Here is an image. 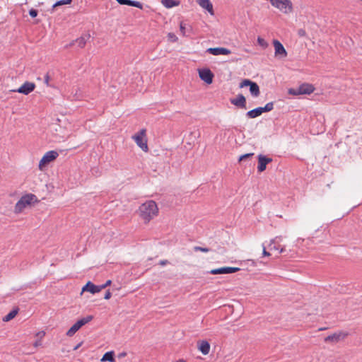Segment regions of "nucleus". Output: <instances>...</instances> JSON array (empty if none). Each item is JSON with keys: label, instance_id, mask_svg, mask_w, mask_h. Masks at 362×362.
<instances>
[{"label": "nucleus", "instance_id": "nucleus-12", "mask_svg": "<svg viewBox=\"0 0 362 362\" xmlns=\"http://www.w3.org/2000/svg\"><path fill=\"white\" fill-rule=\"evenodd\" d=\"M240 269L239 267H223L217 269H213L209 271L211 274H232L240 271Z\"/></svg>", "mask_w": 362, "mask_h": 362}, {"label": "nucleus", "instance_id": "nucleus-2", "mask_svg": "<svg viewBox=\"0 0 362 362\" xmlns=\"http://www.w3.org/2000/svg\"><path fill=\"white\" fill-rule=\"evenodd\" d=\"M37 202V197L33 194H27L25 195H23L16 202L14 206V213L16 214H21L25 209H26L28 206H30L33 203Z\"/></svg>", "mask_w": 362, "mask_h": 362}, {"label": "nucleus", "instance_id": "nucleus-18", "mask_svg": "<svg viewBox=\"0 0 362 362\" xmlns=\"http://www.w3.org/2000/svg\"><path fill=\"white\" fill-rule=\"evenodd\" d=\"M88 291L92 294H95L96 293L100 292V288L99 286H96L93 284L91 281H88L87 284L82 288L81 295L83 293Z\"/></svg>", "mask_w": 362, "mask_h": 362}, {"label": "nucleus", "instance_id": "nucleus-7", "mask_svg": "<svg viewBox=\"0 0 362 362\" xmlns=\"http://www.w3.org/2000/svg\"><path fill=\"white\" fill-rule=\"evenodd\" d=\"M315 90V88L312 84L303 83L296 88H291L288 93L293 95H310Z\"/></svg>", "mask_w": 362, "mask_h": 362}, {"label": "nucleus", "instance_id": "nucleus-16", "mask_svg": "<svg viewBox=\"0 0 362 362\" xmlns=\"http://www.w3.org/2000/svg\"><path fill=\"white\" fill-rule=\"evenodd\" d=\"M198 5L209 12L211 16L214 15V10L211 0H197Z\"/></svg>", "mask_w": 362, "mask_h": 362}, {"label": "nucleus", "instance_id": "nucleus-14", "mask_svg": "<svg viewBox=\"0 0 362 362\" xmlns=\"http://www.w3.org/2000/svg\"><path fill=\"white\" fill-rule=\"evenodd\" d=\"M282 237H276L274 239H273V252H276L277 255H275V257H278V255L284 253L286 252L285 250V245L280 244V243L282 241Z\"/></svg>", "mask_w": 362, "mask_h": 362}, {"label": "nucleus", "instance_id": "nucleus-43", "mask_svg": "<svg viewBox=\"0 0 362 362\" xmlns=\"http://www.w3.org/2000/svg\"><path fill=\"white\" fill-rule=\"evenodd\" d=\"M81 344H78L75 348H74V350H76L79 348V346H81Z\"/></svg>", "mask_w": 362, "mask_h": 362}, {"label": "nucleus", "instance_id": "nucleus-21", "mask_svg": "<svg viewBox=\"0 0 362 362\" xmlns=\"http://www.w3.org/2000/svg\"><path fill=\"white\" fill-rule=\"evenodd\" d=\"M231 103L237 107H240L243 109H246V99L245 96L242 94H239L237 95L235 98H233L230 100Z\"/></svg>", "mask_w": 362, "mask_h": 362}, {"label": "nucleus", "instance_id": "nucleus-36", "mask_svg": "<svg viewBox=\"0 0 362 362\" xmlns=\"http://www.w3.org/2000/svg\"><path fill=\"white\" fill-rule=\"evenodd\" d=\"M257 41H258V43L262 46V47H266L267 45L266 44L265 41L261 38V37H258L257 39Z\"/></svg>", "mask_w": 362, "mask_h": 362}, {"label": "nucleus", "instance_id": "nucleus-19", "mask_svg": "<svg viewBox=\"0 0 362 362\" xmlns=\"http://www.w3.org/2000/svg\"><path fill=\"white\" fill-rule=\"evenodd\" d=\"M197 349L203 355H207L210 352L211 346L207 341L200 340L197 342Z\"/></svg>", "mask_w": 362, "mask_h": 362}, {"label": "nucleus", "instance_id": "nucleus-11", "mask_svg": "<svg viewBox=\"0 0 362 362\" xmlns=\"http://www.w3.org/2000/svg\"><path fill=\"white\" fill-rule=\"evenodd\" d=\"M36 86L33 82L25 81L22 86H21L18 89L11 90V92H18L19 93H22L24 95H28L32 93Z\"/></svg>", "mask_w": 362, "mask_h": 362}, {"label": "nucleus", "instance_id": "nucleus-32", "mask_svg": "<svg viewBox=\"0 0 362 362\" xmlns=\"http://www.w3.org/2000/svg\"><path fill=\"white\" fill-rule=\"evenodd\" d=\"M180 30L183 36L186 35L185 24L183 22H181L180 24Z\"/></svg>", "mask_w": 362, "mask_h": 362}, {"label": "nucleus", "instance_id": "nucleus-4", "mask_svg": "<svg viewBox=\"0 0 362 362\" xmlns=\"http://www.w3.org/2000/svg\"><path fill=\"white\" fill-rule=\"evenodd\" d=\"M132 139L143 151L146 153L148 151L149 149L147 144L146 130L145 129H141L133 135Z\"/></svg>", "mask_w": 362, "mask_h": 362}, {"label": "nucleus", "instance_id": "nucleus-13", "mask_svg": "<svg viewBox=\"0 0 362 362\" xmlns=\"http://www.w3.org/2000/svg\"><path fill=\"white\" fill-rule=\"evenodd\" d=\"M271 110H272V103H269L264 107H257V108H255L250 111H248L247 113V115L250 118H255V117L259 116L263 112L269 111Z\"/></svg>", "mask_w": 362, "mask_h": 362}, {"label": "nucleus", "instance_id": "nucleus-34", "mask_svg": "<svg viewBox=\"0 0 362 362\" xmlns=\"http://www.w3.org/2000/svg\"><path fill=\"white\" fill-rule=\"evenodd\" d=\"M112 281L111 280H107L105 284L101 285V286H100V291H102L103 289L105 288L107 286H110L111 284Z\"/></svg>", "mask_w": 362, "mask_h": 362}, {"label": "nucleus", "instance_id": "nucleus-9", "mask_svg": "<svg viewBox=\"0 0 362 362\" xmlns=\"http://www.w3.org/2000/svg\"><path fill=\"white\" fill-rule=\"evenodd\" d=\"M246 86L250 87V92L253 97L259 96L260 93L259 88V86L255 82H253L250 79H244L240 83L239 87L240 88H243Z\"/></svg>", "mask_w": 362, "mask_h": 362}, {"label": "nucleus", "instance_id": "nucleus-17", "mask_svg": "<svg viewBox=\"0 0 362 362\" xmlns=\"http://www.w3.org/2000/svg\"><path fill=\"white\" fill-rule=\"evenodd\" d=\"M272 162V158H267L263 155H259L258 156V164H257V171L259 173H262L266 170L267 165L268 163Z\"/></svg>", "mask_w": 362, "mask_h": 362}, {"label": "nucleus", "instance_id": "nucleus-22", "mask_svg": "<svg viewBox=\"0 0 362 362\" xmlns=\"http://www.w3.org/2000/svg\"><path fill=\"white\" fill-rule=\"evenodd\" d=\"M347 334L339 332V333H334L333 334L329 335L327 337L325 338V341L328 342L331 341L333 343H337L340 340L344 339Z\"/></svg>", "mask_w": 362, "mask_h": 362}, {"label": "nucleus", "instance_id": "nucleus-41", "mask_svg": "<svg viewBox=\"0 0 362 362\" xmlns=\"http://www.w3.org/2000/svg\"><path fill=\"white\" fill-rule=\"evenodd\" d=\"M45 81V83L47 85H48V83H49V76H46Z\"/></svg>", "mask_w": 362, "mask_h": 362}, {"label": "nucleus", "instance_id": "nucleus-27", "mask_svg": "<svg viewBox=\"0 0 362 362\" xmlns=\"http://www.w3.org/2000/svg\"><path fill=\"white\" fill-rule=\"evenodd\" d=\"M18 314V310H13L3 317L4 322H8L13 319Z\"/></svg>", "mask_w": 362, "mask_h": 362}, {"label": "nucleus", "instance_id": "nucleus-29", "mask_svg": "<svg viewBox=\"0 0 362 362\" xmlns=\"http://www.w3.org/2000/svg\"><path fill=\"white\" fill-rule=\"evenodd\" d=\"M168 39L171 42H175L177 41V37L173 33H169L167 35Z\"/></svg>", "mask_w": 362, "mask_h": 362}, {"label": "nucleus", "instance_id": "nucleus-3", "mask_svg": "<svg viewBox=\"0 0 362 362\" xmlns=\"http://www.w3.org/2000/svg\"><path fill=\"white\" fill-rule=\"evenodd\" d=\"M59 156V153L57 151H49L46 152L38 164V169L40 171H45L47 166L52 162H54Z\"/></svg>", "mask_w": 362, "mask_h": 362}, {"label": "nucleus", "instance_id": "nucleus-10", "mask_svg": "<svg viewBox=\"0 0 362 362\" xmlns=\"http://www.w3.org/2000/svg\"><path fill=\"white\" fill-rule=\"evenodd\" d=\"M198 74L201 80L204 81L206 84L209 85L212 83L214 75L209 69H199Z\"/></svg>", "mask_w": 362, "mask_h": 362}, {"label": "nucleus", "instance_id": "nucleus-40", "mask_svg": "<svg viewBox=\"0 0 362 362\" xmlns=\"http://www.w3.org/2000/svg\"><path fill=\"white\" fill-rule=\"evenodd\" d=\"M126 356H127V353L126 352H122V353L119 354L118 357L119 358H123V357H125Z\"/></svg>", "mask_w": 362, "mask_h": 362}, {"label": "nucleus", "instance_id": "nucleus-35", "mask_svg": "<svg viewBox=\"0 0 362 362\" xmlns=\"http://www.w3.org/2000/svg\"><path fill=\"white\" fill-rule=\"evenodd\" d=\"M298 35L300 37H305V36H306V32L304 29H299L298 30Z\"/></svg>", "mask_w": 362, "mask_h": 362}, {"label": "nucleus", "instance_id": "nucleus-30", "mask_svg": "<svg viewBox=\"0 0 362 362\" xmlns=\"http://www.w3.org/2000/svg\"><path fill=\"white\" fill-rule=\"evenodd\" d=\"M253 155H254L253 153H246V154L242 155L239 158V162L243 161V160H245L252 157Z\"/></svg>", "mask_w": 362, "mask_h": 362}, {"label": "nucleus", "instance_id": "nucleus-33", "mask_svg": "<svg viewBox=\"0 0 362 362\" xmlns=\"http://www.w3.org/2000/svg\"><path fill=\"white\" fill-rule=\"evenodd\" d=\"M37 11L34 8H31L29 11L30 16L33 18L36 17L37 16Z\"/></svg>", "mask_w": 362, "mask_h": 362}, {"label": "nucleus", "instance_id": "nucleus-8", "mask_svg": "<svg viewBox=\"0 0 362 362\" xmlns=\"http://www.w3.org/2000/svg\"><path fill=\"white\" fill-rule=\"evenodd\" d=\"M273 47L274 48V57L279 60H284L288 53L283 45L277 40H273Z\"/></svg>", "mask_w": 362, "mask_h": 362}, {"label": "nucleus", "instance_id": "nucleus-20", "mask_svg": "<svg viewBox=\"0 0 362 362\" xmlns=\"http://www.w3.org/2000/svg\"><path fill=\"white\" fill-rule=\"evenodd\" d=\"M207 52L213 55H228L231 53L230 50L225 47L209 48Z\"/></svg>", "mask_w": 362, "mask_h": 362}, {"label": "nucleus", "instance_id": "nucleus-5", "mask_svg": "<svg viewBox=\"0 0 362 362\" xmlns=\"http://www.w3.org/2000/svg\"><path fill=\"white\" fill-rule=\"evenodd\" d=\"M273 6L286 15L293 11V5L291 0H273Z\"/></svg>", "mask_w": 362, "mask_h": 362}, {"label": "nucleus", "instance_id": "nucleus-38", "mask_svg": "<svg viewBox=\"0 0 362 362\" xmlns=\"http://www.w3.org/2000/svg\"><path fill=\"white\" fill-rule=\"evenodd\" d=\"M168 263V260H166V259H163V260L160 261V263H159V264H160L161 266H165V265H166Z\"/></svg>", "mask_w": 362, "mask_h": 362}, {"label": "nucleus", "instance_id": "nucleus-25", "mask_svg": "<svg viewBox=\"0 0 362 362\" xmlns=\"http://www.w3.org/2000/svg\"><path fill=\"white\" fill-rule=\"evenodd\" d=\"M161 4L167 8H171L180 5V1L176 0H160Z\"/></svg>", "mask_w": 362, "mask_h": 362}, {"label": "nucleus", "instance_id": "nucleus-28", "mask_svg": "<svg viewBox=\"0 0 362 362\" xmlns=\"http://www.w3.org/2000/svg\"><path fill=\"white\" fill-rule=\"evenodd\" d=\"M72 1L73 0H60V1H57L53 5V8H55V7H57V6H62V5L70 4L72 2Z\"/></svg>", "mask_w": 362, "mask_h": 362}, {"label": "nucleus", "instance_id": "nucleus-1", "mask_svg": "<svg viewBox=\"0 0 362 362\" xmlns=\"http://www.w3.org/2000/svg\"><path fill=\"white\" fill-rule=\"evenodd\" d=\"M136 213L143 223L148 224L158 216L159 209L155 201L147 200L139 206Z\"/></svg>", "mask_w": 362, "mask_h": 362}, {"label": "nucleus", "instance_id": "nucleus-37", "mask_svg": "<svg viewBox=\"0 0 362 362\" xmlns=\"http://www.w3.org/2000/svg\"><path fill=\"white\" fill-rule=\"evenodd\" d=\"M111 296H112V294H111L110 291H107L106 292V293L105 294L104 298L106 299V300H108V299H110L111 298Z\"/></svg>", "mask_w": 362, "mask_h": 362}, {"label": "nucleus", "instance_id": "nucleus-15", "mask_svg": "<svg viewBox=\"0 0 362 362\" xmlns=\"http://www.w3.org/2000/svg\"><path fill=\"white\" fill-rule=\"evenodd\" d=\"M45 332L43 330L37 332L34 334L35 341L33 344V346L35 349H37L39 347H42L43 345V339L45 337Z\"/></svg>", "mask_w": 362, "mask_h": 362}, {"label": "nucleus", "instance_id": "nucleus-23", "mask_svg": "<svg viewBox=\"0 0 362 362\" xmlns=\"http://www.w3.org/2000/svg\"><path fill=\"white\" fill-rule=\"evenodd\" d=\"M117 2L121 5H128L138 8L142 9L143 5L141 2L131 0H116Z\"/></svg>", "mask_w": 362, "mask_h": 362}, {"label": "nucleus", "instance_id": "nucleus-42", "mask_svg": "<svg viewBox=\"0 0 362 362\" xmlns=\"http://www.w3.org/2000/svg\"><path fill=\"white\" fill-rule=\"evenodd\" d=\"M173 362H186V361L182 359V358H181V359H178V360H177L175 361H173Z\"/></svg>", "mask_w": 362, "mask_h": 362}, {"label": "nucleus", "instance_id": "nucleus-39", "mask_svg": "<svg viewBox=\"0 0 362 362\" xmlns=\"http://www.w3.org/2000/svg\"><path fill=\"white\" fill-rule=\"evenodd\" d=\"M263 255H264V256H269V255H270V253H269V252H268L266 250V248H265V247H264V246L263 247Z\"/></svg>", "mask_w": 362, "mask_h": 362}, {"label": "nucleus", "instance_id": "nucleus-31", "mask_svg": "<svg viewBox=\"0 0 362 362\" xmlns=\"http://www.w3.org/2000/svg\"><path fill=\"white\" fill-rule=\"evenodd\" d=\"M194 250L197 252V251H200V252H209V249L207 248V247H199V246H195L194 247Z\"/></svg>", "mask_w": 362, "mask_h": 362}, {"label": "nucleus", "instance_id": "nucleus-6", "mask_svg": "<svg viewBox=\"0 0 362 362\" xmlns=\"http://www.w3.org/2000/svg\"><path fill=\"white\" fill-rule=\"evenodd\" d=\"M93 319V315H88L85 317L78 320L66 332V336L69 337H73L77 331H78L83 325L90 322Z\"/></svg>", "mask_w": 362, "mask_h": 362}, {"label": "nucleus", "instance_id": "nucleus-26", "mask_svg": "<svg viewBox=\"0 0 362 362\" xmlns=\"http://www.w3.org/2000/svg\"><path fill=\"white\" fill-rule=\"evenodd\" d=\"M114 354H115V353L113 351L106 352L103 355L102 358L100 359V361L101 362H104V361L115 362V360L114 358Z\"/></svg>", "mask_w": 362, "mask_h": 362}, {"label": "nucleus", "instance_id": "nucleus-24", "mask_svg": "<svg viewBox=\"0 0 362 362\" xmlns=\"http://www.w3.org/2000/svg\"><path fill=\"white\" fill-rule=\"evenodd\" d=\"M90 35L89 33L84 34L81 35L80 37L77 38L75 42L77 44L78 47L80 48H83L87 41L89 40Z\"/></svg>", "mask_w": 362, "mask_h": 362}]
</instances>
